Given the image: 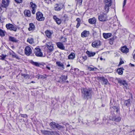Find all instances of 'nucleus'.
Segmentation results:
<instances>
[{
	"label": "nucleus",
	"instance_id": "nucleus-1",
	"mask_svg": "<svg viewBox=\"0 0 135 135\" xmlns=\"http://www.w3.org/2000/svg\"><path fill=\"white\" fill-rule=\"evenodd\" d=\"M110 115L109 116V119L116 122H119L121 120L120 116H117L116 114L119 111V107L118 105L113 106L110 108Z\"/></svg>",
	"mask_w": 135,
	"mask_h": 135
},
{
	"label": "nucleus",
	"instance_id": "nucleus-2",
	"mask_svg": "<svg viewBox=\"0 0 135 135\" xmlns=\"http://www.w3.org/2000/svg\"><path fill=\"white\" fill-rule=\"evenodd\" d=\"M93 91L92 88H82L81 89V95L82 99L87 100L91 98Z\"/></svg>",
	"mask_w": 135,
	"mask_h": 135
},
{
	"label": "nucleus",
	"instance_id": "nucleus-3",
	"mask_svg": "<svg viewBox=\"0 0 135 135\" xmlns=\"http://www.w3.org/2000/svg\"><path fill=\"white\" fill-rule=\"evenodd\" d=\"M49 125L52 128H56L58 130H61V131L63 130L64 127L57 124L54 122H51Z\"/></svg>",
	"mask_w": 135,
	"mask_h": 135
},
{
	"label": "nucleus",
	"instance_id": "nucleus-4",
	"mask_svg": "<svg viewBox=\"0 0 135 135\" xmlns=\"http://www.w3.org/2000/svg\"><path fill=\"white\" fill-rule=\"evenodd\" d=\"M36 18L37 20L39 21H44L45 18L43 17V15L40 12H38L36 13Z\"/></svg>",
	"mask_w": 135,
	"mask_h": 135
},
{
	"label": "nucleus",
	"instance_id": "nucleus-5",
	"mask_svg": "<svg viewBox=\"0 0 135 135\" xmlns=\"http://www.w3.org/2000/svg\"><path fill=\"white\" fill-rule=\"evenodd\" d=\"M6 27L7 29L11 31L16 32L17 31V28L16 26H14L11 23L7 24L6 25Z\"/></svg>",
	"mask_w": 135,
	"mask_h": 135
},
{
	"label": "nucleus",
	"instance_id": "nucleus-6",
	"mask_svg": "<svg viewBox=\"0 0 135 135\" xmlns=\"http://www.w3.org/2000/svg\"><path fill=\"white\" fill-rule=\"evenodd\" d=\"M99 20L100 21L104 22L107 20V15L106 14L103 13L98 17Z\"/></svg>",
	"mask_w": 135,
	"mask_h": 135
},
{
	"label": "nucleus",
	"instance_id": "nucleus-7",
	"mask_svg": "<svg viewBox=\"0 0 135 135\" xmlns=\"http://www.w3.org/2000/svg\"><path fill=\"white\" fill-rule=\"evenodd\" d=\"M34 53L37 57H42L43 56V54L41 50L39 48H36L35 49Z\"/></svg>",
	"mask_w": 135,
	"mask_h": 135
},
{
	"label": "nucleus",
	"instance_id": "nucleus-8",
	"mask_svg": "<svg viewBox=\"0 0 135 135\" xmlns=\"http://www.w3.org/2000/svg\"><path fill=\"white\" fill-rule=\"evenodd\" d=\"M64 4H56L54 5L55 10V11H60L64 7Z\"/></svg>",
	"mask_w": 135,
	"mask_h": 135
},
{
	"label": "nucleus",
	"instance_id": "nucleus-9",
	"mask_svg": "<svg viewBox=\"0 0 135 135\" xmlns=\"http://www.w3.org/2000/svg\"><path fill=\"white\" fill-rule=\"evenodd\" d=\"M46 46L49 50L51 52L53 51L54 50L53 44L51 42H49L46 43Z\"/></svg>",
	"mask_w": 135,
	"mask_h": 135
},
{
	"label": "nucleus",
	"instance_id": "nucleus-10",
	"mask_svg": "<svg viewBox=\"0 0 135 135\" xmlns=\"http://www.w3.org/2000/svg\"><path fill=\"white\" fill-rule=\"evenodd\" d=\"M25 54L27 56L30 55L32 53V50L31 48L28 46L26 47L25 49Z\"/></svg>",
	"mask_w": 135,
	"mask_h": 135
},
{
	"label": "nucleus",
	"instance_id": "nucleus-11",
	"mask_svg": "<svg viewBox=\"0 0 135 135\" xmlns=\"http://www.w3.org/2000/svg\"><path fill=\"white\" fill-rule=\"evenodd\" d=\"M91 45L93 47L98 48L100 45V42L99 41L96 40L92 42Z\"/></svg>",
	"mask_w": 135,
	"mask_h": 135
},
{
	"label": "nucleus",
	"instance_id": "nucleus-12",
	"mask_svg": "<svg viewBox=\"0 0 135 135\" xmlns=\"http://www.w3.org/2000/svg\"><path fill=\"white\" fill-rule=\"evenodd\" d=\"M117 80L118 83L120 84V85H122L126 87L127 85V83L125 80H122L120 78H117Z\"/></svg>",
	"mask_w": 135,
	"mask_h": 135
},
{
	"label": "nucleus",
	"instance_id": "nucleus-13",
	"mask_svg": "<svg viewBox=\"0 0 135 135\" xmlns=\"http://www.w3.org/2000/svg\"><path fill=\"white\" fill-rule=\"evenodd\" d=\"M67 76L65 75H62L61 77H60V80L58 82L61 83H64L65 81V80L67 79Z\"/></svg>",
	"mask_w": 135,
	"mask_h": 135
},
{
	"label": "nucleus",
	"instance_id": "nucleus-14",
	"mask_svg": "<svg viewBox=\"0 0 135 135\" xmlns=\"http://www.w3.org/2000/svg\"><path fill=\"white\" fill-rule=\"evenodd\" d=\"M9 0H2V7L4 8L7 7L9 5Z\"/></svg>",
	"mask_w": 135,
	"mask_h": 135
},
{
	"label": "nucleus",
	"instance_id": "nucleus-15",
	"mask_svg": "<svg viewBox=\"0 0 135 135\" xmlns=\"http://www.w3.org/2000/svg\"><path fill=\"white\" fill-rule=\"evenodd\" d=\"M56 63L57 65L59 67L60 69L63 70L65 69L63 63L60 61H57L56 62Z\"/></svg>",
	"mask_w": 135,
	"mask_h": 135
},
{
	"label": "nucleus",
	"instance_id": "nucleus-16",
	"mask_svg": "<svg viewBox=\"0 0 135 135\" xmlns=\"http://www.w3.org/2000/svg\"><path fill=\"white\" fill-rule=\"evenodd\" d=\"M89 34V32L85 30L83 31L81 33V36L82 37H88Z\"/></svg>",
	"mask_w": 135,
	"mask_h": 135
},
{
	"label": "nucleus",
	"instance_id": "nucleus-17",
	"mask_svg": "<svg viewBox=\"0 0 135 135\" xmlns=\"http://www.w3.org/2000/svg\"><path fill=\"white\" fill-rule=\"evenodd\" d=\"M120 50L122 52L125 54L129 52V49L125 46L122 47Z\"/></svg>",
	"mask_w": 135,
	"mask_h": 135
},
{
	"label": "nucleus",
	"instance_id": "nucleus-18",
	"mask_svg": "<svg viewBox=\"0 0 135 135\" xmlns=\"http://www.w3.org/2000/svg\"><path fill=\"white\" fill-rule=\"evenodd\" d=\"M56 45L57 47L62 50H64L65 49V47L64 46V45L61 42H57L56 44Z\"/></svg>",
	"mask_w": 135,
	"mask_h": 135
},
{
	"label": "nucleus",
	"instance_id": "nucleus-19",
	"mask_svg": "<svg viewBox=\"0 0 135 135\" xmlns=\"http://www.w3.org/2000/svg\"><path fill=\"white\" fill-rule=\"evenodd\" d=\"M29 27L28 28V30L30 31H33L35 30V27L34 25L32 23H29Z\"/></svg>",
	"mask_w": 135,
	"mask_h": 135
},
{
	"label": "nucleus",
	"instance_id": "nucleus-20",
	"mask_svg": "<svg viewBox=\"0 0 135 135\" xmlns=\"http://www.w3.org/2000/svg\"><path fill=\"white\" fill-rule=\"evenodd\" d=\"M8 39L9 41L17 43L18 41L16 38L11 36H9Z\"/></svg>",
	"mask_w": 135,
	"mask_h": 135
},
{
	"label": "nucleus",
	"instance_id": "nucleus-21",
	"mask_svg": "<svg viewBox=\"0 0 135 135\" xmlns=\"http://www.w3.org/2000/svg\"><path fill=\"white\" fill-rule=\"evenodd\" d=\"M53 18L58 24L59 25L61 23V20L58 18L56 16H54L53 17Z\"/></svg>",
	"mask_w": 135,
	"mask_h": 135
},
{
	"label": "nucleus",
	"instance_id": "nucleus-22",
	"mask_svg": "<svg viewBox=\"0 0 135 135\" xmlns=\"http://www.w3.org/2000/svg\"><path fill=\"white\" fill-rule=\"evenodd\" d=\"M99 79L102 81L104 82V83L105 85H107L108 83V81L107 79L105 78H104L103 77H100L99 78Z\"/></svg>",
	"mask_w": 135,
	"mask_h": 135
},
{
	"label": "nucleus",
	"instance_id": "nucleus-23",
	"mask_svg": "<svg viewBox=\"0 0 135 135\" xmlns=\"http://www.w3.org/2000/svg\"><path fill=\"white\" fill-rule=\"evenodd\" d=\"M25 16L27 17H30L31 16V12L29 10H25L24 12Z\"/></svg>",
	"mask_w": 135,
	"mask_h": 135
},
{
	"label": "nucleus",
	"instance_id": "nucleus-24",
	"mask_svg": "<svg viewBox=\"0 0 135 135\" xmlns=\"http://www.w3.org/2000/svg\"><path fill=\"white\" fill-rule=\"evenodd\" d=\"M108 117L105 116L103 119V121H104L105 123L107 125H109V124L110 123V121L111 120L109 119H109H108Z\"/></svg>",
	"mask_w": 135,
	"mask_h": 135
},
{
	"label": "nucleus",
	"instance_id": "nucleus-25",
	"mask_svg": "<svg viewBox=\"0 0 135 135\" xmlns=\"http://www.w3.org/2000/svg\"><path fill=\"white\" fill-rule=\"evenodd\" d=\"M87 55L89 57L93 56L95 55L96 53L94 52H92V51H87L86 52Z\"/></svg>",
	"mask_w": 135,
	"mask_h": 135
},
{
	"label": "nucleus",
	"instance_id": "nucleus-26",
	"mask_svg": "<svg viewBox=\"0 0 135 135\" xmlns=\"http://www.w3.org/2000/svg\"><path fill=\"white\" fill-rule=\"evenodd\" d=\"M96 19L94 17L90 18L88 20V22L90 24H95L96 23Z\"/></svg>",
	"mask_w": 135,
	"mask_h": 135
},
{
	"label": "nucleus",
	"instance_id": "nucleus-27",
	"mask_svg": "<svg viewBox=\"0 0 135 135\" xmlns=\"http://www.w3.org/2000/svg\"><path fill=\"white\" fill-rule=\"evenodd\" d=\"M112 35V34L111 33H103V36L104 37L105 39L107 38L110 37Z\"/></svg>",
	"mask_w": 135,
	"mask_h": 135
},
{
	"label": "nucleus",
	"instance_id": "nucleus-28",
	"mask_svg": "<svg viewBox=\"0 0 135 135\" xmlns=\"http://www.w3.org/2000/svg\"><path fill=\"white\" fill-rule=\"evenodd\" d=\"M105 6H110L112 4V0H105Z\"/></svg>",
	"mask_w": 135,
	"mask_h": 135
},
{
	"label": "nucleus",
	"instance_id": "nucleus-29",
	"mask_svg": "<svg viewBox=\"0 0 135 135\" xmlns=\"http://www.w3.org/2000/svg\"><path fill=\"white\" fill-rule=\"evenodd\" d=\"M123 70H124V69L123 68H120L117 69V72L119 74L122 75L123 73Z\"/></svg>",
	"mask_w": 135,
	"mask_h": 135
},
{
	"label": "nucleus",
	"instance_id": "nucleus-30",
	"mask_svg": "<svg viewBox=\"0 0 135 135\" xmlns=\"http://www.w3.org/2000/svg\"><path fill=\"white\" fill-rule=\"evenodd\" d=\"M44 133V135H52V131H45Z\"/></svg>",
	"mask_w": 135,
	"mask_h": 135
},
{
	"label": "nucleus",
	"instance_id": "nucleus-31",
	"mask_svg": "<svg viewBox=\"0 0 135 135\" xmlns=\"http://www.w3.org/2000/svg\"><path fill=\"white\" fill-rule=\"evenodd\" d=\"M75 54L73 52H71L68 56V59H73L75 57Z\"/></svg>",
	"mask_w": 135,
	"mask_h": 135
},
{
	"label": "nucleus",
	"instance_id": "nucleus-32",
	"mask_svg": "<svg viewBox=\"0 0 135 135\" xmlns=\"http://www.w3.org/2000/svg\"><path fill=\"white\" fill-rule=\"evenodd\" d=\"M124 104L127 107L131 105L130 100L129 99L126 100L124 102Z\"/></svg>",
	"mask_w": 135,
	"mask_h": 135
},
{
	"label": "nucleus",
	"instance_id": "nucleus-33",
	"mask_svg": "<svg viewBox=\"0 0 135 135\" xmlns=\"http://www.w3.org/2000/svg\"><path fill=\"white\" fill-rule=\"evenodd\" d=\"M45 33L46 36L49 38H50L51 36L52 33L49 30H47L45 31Z\"/></svg>",
	"mask_w": 135,
	"mask_h": 135
},
{
	"label": "nucleus",
	"instance_id": "nucleus-34",
	"mask_svg": "<svg viewBox=\"0 0 135 135\" xmlns=\"http://www.w3.org/2000/svg\"><path fill=\"white\" fill-rule=\"evenodd\" d=\"M30 7H31L32 9H36L37 7V6L35 3H34L32 2H31L30 3Z\"/></svg>",
	"mask_w": 135,
	"mask_h": 135
},
{
	"label": "nucleus",
	"instance_id": "nucleus-35",
	"mask_svg": "<svg viewBox=\"0 0 135 135\" xmlns=\"http://www.w3.org/2000/svg\"><path fill=\"white\" fill-rule=\"evenodd\" d=\"M30 62L32 65H35L36 66L38 67L39 66V64L38 62H34L32 60H30Z\"/></svg>",
	"mask_w": 135,
	"mask_h": 135
},
{
	"label": "nucleus",
	"instance_id": "nucleus-36",
	"mask_svg": "<svg viewBox=\"0 0 135 135\" xmlns=\"http://www.w3.org/2000/svg\"><path fill=\"white\" fill-rule=\"evenodd\" d=\"M30 62L32 65H35L36 66L38 67L39 66V64L38 62H34L32 60H30Z\"/></svg>",
	"mask_w": 135,
	"mask_h": 135
},
{
	"label": "nucleus",
	"instance_id": "nucleus-37",
	"mask_svg": "<svg viewBox=\"0 0 135 135\" xmlns=\"http://www.w3.org/2000/svg\"><path fill=\"white\" fill-rule=\"evenodd\" d=\"M38 79L40 78L42 79H44L46 78L47 75L46 74H44L43 75H39L38 76Z\"/></svg>",
	"mask_w": 135,
	"mask_h": 135
},
{
	"label": "nucleus",
	"instance_id": "nucleus-38",
	"mask_svg": "<svg viewBox=\"0 0 135 135\" xmlns=\"http://www.w3.org/2000/svg\"><path fill=\"white\" fill-rule=\"evenodd\" d=\"M21 75L24 78L26 79H29L30 78V75L27 74H21Z\"/></svg>",
	"mask_w": 135,
	"mask_h": 135
},
{
	"label": "nucleus",
	"instance_id": "nucleus-39",
	"mask_svg": "<svg viewBox=\"0 0 135 135\" xmlns=\"http://www.w3.org/2000/svg\"><path fill=\"white\" fill-rule=\"evenodd\" d=\"M97 69L96 68H92L88 66V69L90 71H95Z\"/></svg>",
	"mask_w": 135,
	"mask_h": 135
},
{
	"label": "nucleus",
	"instance_id": "nucleus-40",
	"mask_svg": "<svg viewBox=\"0 0 135 135\" xmlns=\"http://www.w3.org/2000/svg\"><path fill=\"white\" fill-rule=\"evenodd\" d=\"M4 32V31H3V30L0 29V36L1 37H4L5 36Z\"/></svg>",
	"mask_w": 135,
	"mask_h": 135
},
{
	"label": "nucleus",
	"instance_id": "nucleus-41",
	"mask_svg": "<svg viewBox=\"0 0 135 135\" xmlns=\"http://www.w3.org/2000/svg\"><path fill=\"white\" fill-rule=\"evenodd\" d=\"M27 42L30 44H32L33 43V38H28L27 40Z\"/></svg>",
	"mask_w": 135,
	"mask_h": 135
},
{
	"label": "nucleus",
	"instance_id": "nucleus-42",
	"mask_svg": "<svg viewBox=\"0 0 135 135\" xmlns=\"http://www.w3.org/2000/svg\"><path fill=\"white\" fill-rule=\"evenodd\" d=\"M12 56L13 57L17 59H20L19 57L14 52H13L12 55Z\"/></svg>",
	"mask_w": 135,
	"mask_h": 135
},
{
	"label": "nucleus",
	"instance_id": "nucleus-43",
	"mask_svg": "<svg viewBox=\"0 0 135 135\" xmlns=\"http://www.w3.org/2000/svg\"><path fill=\"white\" fill-rule=\"evenodd\" d=\"M110 6H106L105 5L104 8L105 10L106 11V13H107L108 12L109 9V7Z\"/></svg>",
	"mask_w": 135,
	"mask_h": 135
},
{
	"label": "nucleus",
	"instance_id": "nucleus-44",
	"mask_svg": "<svg viewBox=\"0 0 135 135\" xmlns=\"http://www.w3.org/2000/svg\"><path fill=\"white\" fill-rule=\"evenodd\" d=\"M113 40L114 38H112L109 39V44L111 45L113 44Z\"/></svg>",
	"mask_w": 135,
	"mask_h": 135
},
{
	"label": "nucleus",
	"instance_id": "nucleus-45",
	"mask_svg": "<svg viewBox=\"0 0 135 135\" xmlns=\"http://www.w3.org/2000/svg\"><path fill=\"white\" fill-rule=\"evenodd\" d=\"M6 56V55H4L3 54H2L1 56H0V57H1V60H4Z\"/></svg>",
	"mask_w": 135,
	"mask_h": 135
},
{
	"label": "nucleus",
	"instance_id": "nucleus-46",
	"mask_svg": "<svg viewBox=\"0 0 135 135\" xmlns=\"http://www.w3.org/2000/svg\"><path fill=\"white\" fill-rule=\"evenodd\" d=\"M52 135H59V133L56 131H52Z\"/></svg>",
	"mask_w": 135,
	"mask_h": 135
},
{
	"label": "nucleus",
	"instance_id": "nucleus-47",
	"mask_svg": "<svg viewBox=\"0 0 135 135\" xmlns=\"http://www.w3.org/2000/svg\"><path fill=\"white\" fill-rule=\"evenodd\" d=\"M15 1L17 3H22L23 1V0H15Z\"/></svg>",
	"mask_w": 135,
	"mask_h": 135
},
{
	"label": "nucleus",
	"instance_id": "nucleus-48",
	"mask_svg": "<svg viewBox=\"0 0 135 135\" xmlns=\"http://www.w3.org/2000/svg\"><path fill=\"white\" fill-rule=\"evenodd\" d=\"M4 22V19L3 18L2 16H1L0 17V22L2 23Z\"/></svg>",
	"mask_w": 135,
	"mask_h": 135
},
{
	"label": "nucleus",
	"instance_id": "nucleus-49",
	"mask_svg": "<svg viewBox=\"0 0 135 135\" xmlns=\"http://www.w3.org/2000/svg\"><path fill=\"white\" fill-rule=\"evenodd\" d=\"M20 115L21 116V117L23 118H26L27 117V115L26 114H21Z\"/></svg>",
	"mask_w": 135,
	"mask_h": 135
},
{
	"label": "nucleus",
	"instance_id": "nucleus-50",
	"mask_svg": "<svg viewBox=\"0 0 135 135\" xmlns=\"http://www.w3.org/2000/svg\"><path fill=\"white\" fill-rule=\"evenodd\" d=\"M79 4H81L82 3V0H76Z\"/></svg>",
	"mask_w": 135,
	"mask_h": 135
},
{
	"label": "nucleus",
	"instance_id": "nucleus-51",
	"mask_svg": "<svg viewBox=\"0 0 135 135\" xmlns=\"http://www.w3.org/2000/svg\"><path fill=\"white\" fill-rule=\"evenodd\" d=\"M63 42H65L67 41V39L66 38H64L62 40Z\"/></svg>",
	"mask_w": 135,
	"mask_h": 135
},
{
	"label": "nucleus",
	"instance_id": "nucleus-52",
	"mask_svg": "<svg viewBox=\"0 0 135 135\" xmlns=\"http://www.w3.org/2000/svg\"><path fill=\"white\" fill-rule=\"evenodd\" d=\"M76 21L78 22V23H80V20L79 18H77L76 19Z\"/></svg>",
	"mask_w": 135,
	"mask_h": 135
},
{
	"label": "nucleus",
	"instance_id": "nucleus-53",
	"mask_svg": "<svg viewBox=\"0 0 135 135\" xmlns=\"http://www.w3.org/2000/svg\"><path fill=\"white\" fill-rule=\"evenodd\" d=\"M126 0H124L123 3V7H124L126 4Z\"/></svg>",
	"mask_w": 135,
	"mask_h": 135
},
{
	"label": "nucleus",
	"instance_id": "nucleus-54",
	"mask_svg": "<svg viewBox=\"0 0 135 135\" xmlns=\"http://www.w3.org/2000/svg\"><path fill=\"white\" fill-rule=\"evenodd\" d=\"M36 9H32V13L33 14H34L35 13V10H36Z\"/></svg>",
	"mask_w": 135,
	"mask_h": 135
},
{
	"label": "nucleus",
	"instance_id": "nucleus-55",
	"mask_svg": "<svg viewBox=\"0 0 135 135\" xmlns=\"http://www.w3.org/2000/svg\"><path fill=\"white\" fill-rule=\"evenodd\" d=\"M124 61H120L119 62V66H120L122 64L124 63Z\"/></svg>",
	"mask_w": 135,
	"mask_h": 135
},
{
	"label": "nucleus",
	"instance_id": "nucleus-56",
	"mask_svg": "<svg viewBox=\"0 0 135 135\" xmlns=\"http://www.w3.org/2000/svg\"><path fill=\"white\" fill-rule=\"evenodd\" d=\"M80 23H77V24L76 26V28H78L79 27L80 25Z\"/></svg>",
	"mask_w": 135,
	"mask_h": 135
},
{
	"label": "nucleus",
	"instance_id": "nucleus-57",
	"mask_svg": "<svg viewBox=\"0 0 135 135\" xmlns=\"http://www.w3.org/2000/svg\"><path fill=\"white\" fill-rule=\"evenodd\" d=\"M80 121H81V122L83 124H84V123H83V121H82V120H81L79 118V119H78V122L79 123H80Z\"/></svg>",
	"mask_w": 135,
	"mask_h": 135
},
{
	"label": "nucleus",
	"instance_id": "nucleus-58",
	"mask_svg": "<svg viewBox=\"0 0 135 135\" xmlns=\"http://www.w3.org/2000/svg\"><path fill=\"white\" fill-rule=\"evenodd\" d=\"M46 68L48 70H50V68L49 67V66H46Z\"/></svg>",
	"mask_w": 135,
	"mask_h": 135
},
{
	"label": "nucleus",
	"instance_id": "nucleus-59",
	"mask_svg": "<svg viewBox=\"0 0 135 135\" xmlns=\"http://www.w3.org/2000/svg\"><path fill=\"white\" fill-rule=\"evenodd\" d=\"M129 65H131V66H134V65L133 64H132L131 63H130L129 64Z\"/></svg>",
	"mask_w": 135,
	"mask_h": 135
},
{
	"label": "nucleus",
	"instance_id": "nucleus-60",
	"mask_svg": "<svg viewBox=\"0 0 135 135\" xmlns=\"http://www.w3.org/2000/svg\"><path fill=\"white\" fill-rule=\"evenodd\" d=\"M30 83H35V82L34 81H31V82H30Z\"/></svg>",
	"mask_w": 135,
	"mask_h": 135
},
{
	"label": "nucleus",
	"instance_id": "nucleus-61",
	"mask_svg": "<svg viewBox=\"0 0 135 135\" xmlns=\"http://www.w3.org/2000/svg\"><path fill=\"white\" fill-rule=\"evenodd\" d=\"M2 8L1 7H0V12H1L2 11Z\"/></svg>",
	"mask_w": 135,
	"mask_h": 135
},
{
	"label": "nucleus",
	"instance_id": "nucleus-62",
	"mask_svg": "<svg viewBox=\"0 0 135 135\" xmlns=\"http://www.w3.org/2000/svg\"><path fill=\"white\" fill-rule=\"evenodd\" d=\"M133 58L134 59H135V53L134 54V56H133Z\"/></svg>",
	"mask_w": 135,
	"mask_h": 135
},
{
	"label": "nucleus",
	"instance_id": "nucleus-63",
	"mask_svg": "<svg viewBox=\"0 0 135 135\" xmlns=\"http://www.w3.org/2000/svg\"><path fill=\"white\" fill-rule=\"evenodd\" d=\"M70 66V64H68L67 65V67H69Z\"/></svg>",
	"mask_w": 135,
	"mask_h": 135
},
{
	"label": "nucleus",
	"instance_id": "nucleus-64",
	"mask_svg": "<svg viewBox=\"0 0 135 135\" xmlns=\"http://www.w3.org/2000/svg\"><path fill=\"white\" fill-rule=\"evenodd\" d=\"M100 59L101 60H102L103 59L102 58V57H101Z\"/></svg>",
	"mask_w": 135,
	"mask_h": 135
}]
</instances>
